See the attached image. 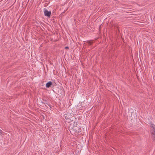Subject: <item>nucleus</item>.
Returning <instances> with one entry per match:
<instances>
[{
  "instance_id": "f257e3e1",
  "label": "nucleus",
  "mask_w": 155,
  "mask_h": 155,
  "mask_svg": "<svg viewBox=\"0 0 155 155\" xmlns=\"http://www.w3.org/2000/svg\"><path fill=\"white\" fill-rule=\"evenodd\" d=\"M75 125H77V122H74L73 124H69L68 129L71 132L75 133L78 132V130L80 128L78 126H75Z\"/></svg>"
},
{
  "instance_id": "f03ea898",
  "label": "nucleus",
  "mask_w": 155,
  "mask_h": 155,
  "mask_svg": "<svg viewBox=\"0 0 155 155\" xmlns=\"http://www.w3.org/2000/svg\"><path fill=\"white\" fill-rule=\"evenodd\" d=\"M72 111L71 110H70L68 111V113L65 114L64 115V117L68 120V122L73 120V117L74 115V113L72 112Z\"/></svg>"
},
{
  "instance_id": "7ed1b4c3",
  "label": "nucleus",
  "mask_w": 155,
  "mask_h": 155,
  "mask_svg": "<svg viewBox=\"0 0 155 155\" xmlns=\"http://www.w3.org/2000/svg\"><path fill=\"white\" fill-rule=\"evenodd\" d=\"M44 12L45 15L46 16L49 17L51 15V12L50 11H49L47 9L45 8L44 10Z\"/></svg>"
},
{
  "instance_id": "20e7f679",
  "label": "nucleus",
  "mask_w": 155,
  "mask_h": 155,
  "mask_svg": "<svg viewBox=\"0 0 155 155\" xmlns=\"http://www.w3.org/2000/svg\"><path fill=\"white\" fill-rule=\"evenodd\" d=\"M52 84V83L51 81H49L46 84V87L47 88H49L51 87Z\"/></svg>"
},
{
  "instance_id": "39448f33",
  "label": "nucleus",
  "mask_w": 155,
  "mask_h": 155,
  "mask_svg": "<svg viewBox=\"0 0 155 155\" xmlns=\"http://www.w3.org/2000/svg\"><path fill=\"white\" fill-rule=\"evenodd\" d=\"M151 137L153 141H155V133L152 134L151 133Z\"/></svg>"
},
{
  "instance_id": "423d86ee",
  "label": "nucleus",
  "mask_w": 155,
  "mask_h": 155,
  "mask_svg": "<svg viewBox=\"0 0 155 155\" xmlns=\"http://www.w3.org/2000/svg\"><path fill=\"white\" fill-rule=\"evenodd\" d=\"M151 133L152 134L155 133V128H152V129L151 130Z\"/></svg>"
},
{
  "instance_id": "0eeeda50",
  "label": "nucleus",
  "mask_w": 155,
  "mask_h": 155,
  "mask_svg": "<svg viewBox=\"0 0 155 155\" xmlns=\"http://www.w3.org/2000/svg\"><path fill=\"white\" fill-rule=\"evenodd\" d=\"M150 127H152V128H155V126L154 125V124L150 123Z\"/></svg>"
},
{
  "instance_id": "6e6552de",
  "label": "nucleus",
  "mask_w": 155,
  "mask_h": 155,
  "mask_svg": "<svg viewBox=\"0 0 155 155\" xmlns=\"http://www.w3.org/2000/svg\"><path fill=\"white\" fill-rule=\"evenodd\" d=\"M44 101V102H42L43 104H46L47 105L49 106V104L48 103H47V101L46 100H45V101Z\"/></svg>"
},
{
  "instance_id": "1a4fd4ad",
  "label": "nucleus",
  "mask_w": 155,
  "mask_h": 155,
  "mask_svg": "<svg viewBox=\"0 0 155 155\" xmlns=\"http://www.w3.org/2000/svg\"><path fill=\"white\" fill-rule=\"evenodd\" d=\"M87 43H88L89 45H91L92 44V42L90 41H88L87 42Z\"/></svg>"
},
{
  "instance_id": "9d476101",
  "label": "nucleus",
  "mask_w": 155,
  "mask_h": 155,
  "mask_svg": "<svg viewBox=\"0 0 155 155\" xmlns=\"http://www.w3.org/2000/svg\"><path fill=\"white\" fill-rule=\"evenodd\" d=\"M65 49H69V47H66L65 48Z\"/></svg>"
},
{
  "instance_id": "9b49d317",
  "label": "nucleus",
  "mask_w": 155,
  "mask_h": 155,
  "mask_svg": "<svg viewBox=\"0 0 155 155\" xmlns=\"http://www.w3.org/2000/svg\"><path fill=\"white\" fill-rule=\"evenodd\" d=\"M2 131V130H0V135H1V133Z\"/></svg>"
},
{
  "instance_id": "f8f14e48",
  "label": "nucleus",
  "mask_w": 155,
  "mask_h": 155,
  "mask_svg": "<svg viewBox=\"0 0 155 155\" xmlns=\"http://www.w3.org/2000/svg\"><path fill=\"white\" fill-rule=\"evenodd\" d=\"M82 104V102H81V103H79V104Z\"/></svg>"
},
{
  "instance_id": "ddd939ff",
  "label": "nucleus",
  "mask_w": 155,
  "mask_h": 155,
  "mask_svg": "<svg viewBox=\"0 0 155 155\" xmlns=\"http://www.w3.org/2000/svg\"><path fill=\"white\" fill-rule=\"evenodd\" d=\"M77 126V125H75V126Z\"/></svg>"
},
{
  "instance_id": "4468645a",
  "label": "nucleus",
  "mask_w": 155,
  "mask_h": 155,
  "mask_svg": "<svg viewBox=\"0 0 155 155\" xmlns=\"http://www.w3.org/2000/svg\"><path fill=\"white\" fill-rule=\"evenodd\" d=\"M81 106H82V107H83V106L82 105H81Z\"/></svg>"
}]
</instances>
